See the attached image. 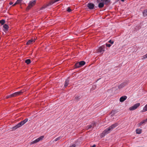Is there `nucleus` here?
<instances>
[{"instance_id": "10", "label": "nucleus", "mask_w": 147, "mask_h": 147, "mask_svg": "<svg viewBox=\"0 0 147 147\" xmlns=\"http://www.w3.org/2000/svg\"><path fill=\"white\" fill-rule=\"evenodd\" d=\"M126 84V83L125 82H123L118 86V88L119 89L125 86Z\"/></svg>"}, {"instance_id": "19", "label": "nucleus", "mask_w": 147, "mask_h": 147, "mask_svg": "<svg viewBox=\"0 0 147 147\" xmlns=\"http://www.w3.org/2000/svg\"><path fill=\"white\" fill-rule=\"evenodd\" d=\"M101 1L104 2L106 4H107L110 2V0H101Z\"/></svg>"}, {"instance_id": "17", "label": "nucleus", "mask_w": 147, "mask_h": 147, "mask_svg": "<svg viewBox=\"0 0 147 147\" xmlns=\"http://www.w3.org/2000/svg\"><path fill=\"white\" fill-rule=\"evenodd\" d=\"M136 133L138 134H140L142 132V129H137L136 130Z\"/></svg>"}, {"instance_id": "33", "label": "nucleus", "mask_w": 147, "mask_h": 147, "mask_svg": "<svg viewBox=\"0 0 147 147\" xmlns=\"http://www.w3.org/2000/svg\"><path fill=\"white\" fill-rule=\"evenodd\" d=\"M143 56L144 58H147V53L145 55H144Z\"/></svg>"}, {"instance_id": "14", "label": "nucleus", "mask_w": 147, "mask_h": 147, "mask_svg": "<svg viewBox=\"0 0 147 147\" xmlns=\"http://www.w3.org/2000/svg\"><path fill=\"white\" fill-rule=\"evenodd\" d=\"M69 78H67L66 79L65 81V82L64 84V86L65 87H66L69 84Z\"/></svg>"}, {"instance_id": "5", "label": "nucleus", "mask_w": 147, "mask_h": 147, "mask_svg": "<svg viewBox=\"0 0 147 147\" xmlns=\"http://www.w3.org/2000/svg\"><path fill=\"white\" fill-rule=\"evenodd\" d=\"M96 125L95 123L94 122H93L90 125L87 126L86 127V129L88 130L92 128H93Z\"/></svg>"}, {"instance_id": "34", "label": "nucleus", "mask_w": 147, "mask_h": 147, "mask_svg": "<svg viewBox=\"0 0 147 147\" xmlns=\"http://www.w3.org/2000/svg\"><path fill=\"white\" fill-rule=\"evenodd\" d=\"M9 4L10 5H11L13 4V3L12 2H10Z\"/></svg>"}, {"instance_id": "31", "label": "nucleus", "mask_w": 147, "mask_h": 147, "mask_svg": "<svg viewBox=\"0 0 147 147\" xmlns=\"http://www.w3.org/2000/svg\"><path fill=\"white\" fill-rule=\"evenodd\" d=\"M106 46L108 47H110L111 46V45L110 44H108L107 43L106 44Z\"/></svg>"}, {"instance_id": "22", "label": "nucleus", "mask_w": 147, "mask_h": 147, "mask_svg": "<svg viewBox=\"0 0 147 147\" xmlns=\"http://www.w3.org/2000/svg\"><path fill=\"white\" fill-rule=\"evenodd\" d=\"M22 1L21 0H17V1L15 3L13 4V6H15L16 5L18 4H19L21 3Z\"/></svg>"}, {"instance_id": "15", "label": "nucleus", "mask_w": 147, "mask_h": 147, "mask_svg": "<svg viewBox=\"0 0 147 147\" xmlns=\"http://www.w3.org/2000/svg\"><path fill=\"white\" fill-rule=\"evenodd\" d=\"M35 40V39H34L33 40L31 39L29 40L28 42H27L26 44L27 45H29L31 44L32 43V42H34Z\"/></svg>"}, {"instance_id": "13", "label": "nucleus", "mask_w": 147, "mask_h": 147, "mask_svg": "<svg viewBox=\"0 0 147 147\" xmlns=\"http://www.w3.org/2000/svg\"><path fill=\"white\" fill-rule=\"evenodd\" d=\"M3 27L4 28L3 30L4 32H6L8 30L9 27L6 24H5L3 26Z\"/></svg>"}, {"instance_id": "7", "label": "nucleus", "mask_w": 147, "mask_h": 147, "mask_svg": "<svg viewBox=\"0 0 147 147\" xmlns=\"http://www.w3.org/2000/svg\"><path fill=\"white\" fill-rule=\"evenodd\" d=\"M36 3V1L35 0L33 1H30L29 4V5L28 8V9L31 8L33 5H34Z\"/></svg>"}, {"instance_id": "6", "label": "nucleus", "mask_w": 147, "mask_h": 147, "mask_svg": "<svg viewBox=\"0 0 147 147\" xmlns=\"http://www.w3.org/2000/svg\"><path fill=\"white\" fill-rule=\"evenodd\" d=\"M140 105V103H137L134 105L129 108V110L130 111H133L136 109Z\"/></svg>"}, {"instance_id": "9", "label": "nucleus", "mask_w": 147, "mask_h": 147, "mask_svg": "<svg viewBox=\"0 0 147 147\" xmlns=\"http://www.w3.org/2000/svg\"><path fill=\"white\" fill-rule=\"evenodd\" d=\"M28 118H26L23 121H22L20 122L19 123L22 126V125L25 124L28 121Z\"/></svg>"}, {"instance_id": "8", "label": "nucleus", "mask_w": 147, "mask_h": 147, "mask_svg": "<svg viewBox=\"0 0 147 147\" xmlns=\"http://www.w3.org/2000/svg\"><path fill=\"white\" fill-rule=\"evenodd\" d=\"M94 5L92 3H89L87 5V7L90 9H94Z\"/></svg>"}, {"instance_id": "3", "label": "nucleus", "mask_w": 147, "mask_h": 147, "mask_svg": "<svg viewBox=\"0 0 147 147\" xmlns=\"http://www.w3.org/2000/svg\"><path fill=\"white\" fill-rule=\"evenodd\" d=\"M44 136H40V137L36 139L34 141H33L32 142H31V144H34L38 142H39L40 141L42 140L44 138Z\"/></svg>"}, {"instance_id": "2", "label": "nucleus", "mask_w": 147, "mask_h": 147, "mask_svg": "<svg viewBox=\"0 0 147 147\" xmlns=\"http://www.w3.org/2000/svg\"><path fill=\"white\" fill-rule=\"evenodd\" d=\"M105 46L102 45L97 50V52L100 54L103 53L105 50Z\"/></svg>"}, {"instance_id": "1", "label": "nucleus", "mask_w": 147, "mask_h": 147, "mask_svg": "<svg viewBox=\"0 0 147 147\" xmlns=\"http://www.w3.org/2000/svg\"><path fill=\"white\" fill-rule=\"evenodd\" d=\"M118 125V123H116L112 125L105 129L103 131L102 134H104L105 135L109 133L110 131L112 130L113 129L116 127Z\"/></svg>"}, {"instance_id": "24", "label": "nucleus", "mask_w": 147, "mask_h": 147, "mask_svg": "<svg viewBox=\"0 0 147 147\" xmlns=\"http://www.w3.org/2000/svg\"><path fill=\"white\" fill-rule=\"evenodd\" d=\"M31 62L30 60V59H27L25 60V63L27 64H29Z\"/></svg>"}, {"instance_id": "18", "label": "nucleus", "mask_w": 147, "mask_h": 147, "mask_svg": "<svg viewBox=\"0 0 147 147\" xmlns=\"http://www.w3.org/2000/svg\"><path fill=\"white\" fill-rule=\"evenodd\" d=\"M145 123V122L144 121V120H143V121H141L139 123H138V127L140 126L141 125H142L143 124H144Z\"/></svg>"}, {"instance_id": "11", "label": "nucleus", "mask_w": 147, "mask_h": 147, "mask_svg": "<svg viewBox=\"0 0 147 147\" xmlns=\"http://www.w3.org/2000/svg\"><path fill=\"white\" fill-rule=\"evenodd\" d=\"M127 98V96H122L119 99L120 101L121 102H123L126 100Z\"/></svg>"}, {"instance_id": "12", "label": "nucleus", "mask_w": 147, "mask_h": 147, "mask_svg": "<svg viewBox=\"0 0 147 147\" xmlns=\"http://www.w3.org/2000/svg\"><path fill=\"white\" fill-rule=\"evenodd\" d=\"M21 126V125H20V123H19L18 124H17L15 126L13 127L12 129L13 130H16L17 129L20 127Z\"/></svg>"}, {"instance_id": "4", "label": "nucleus", "mask_w": 147, "mask_h": 147, "mask_svg": "<svg viewBox=\"0 0 147 147\" xmlns=\"http://www.w3.org/2000/svg\"><path fill=\"white\" fill-rule=\"evenodd\" d=\"M24 92V91H23V90H22L20 91L19 92H16L10 95V96H11V98L12 97H15L18 95H20Z\"/></svg>"}, {"instance_id": "16", "label": "nucleus", "mask_w": 147, "mask_h": 147, "mask_svg": "<svg viewBox=\"0 0 147 147\" xmlns=\"http://www.w3.org/2000/svg\"><path fill=\"white\" fill-rule=\"evenodd\" d=\"M104 2H102L98 4V7L99 8H102L104 7Z\"/></svg>"}, {"instance_id": "27", "label": "nucleus", "mask_w": 147, "mask_h": 147, "mask_svg": "<svg viewBox=\"0 0 147 147\" xmlns=\"http://www.w3.org/2000/svg\"><path fill=\"white\" fill-rule=\"evenodd\" d=\"M5 23V20H0V23L2 24L3 25Z\"/></svg>"}, {"instance_id": "26", "label": "nucleus", "mask_w": 147, "mask_h": 147, "mask_svg": "<svg viewBox=\"0 0 147 147\" xmlns=\"http://www.w3.org/2000/svg\"><path fill=\"white\" fill-rule=\"evenodd\" d=\"M144 111H147V104L145 106L143 109Z\"/></svg>"}, {"instance_id": "28", "label": "nucleus", "mask_w": 147, "mask_h": 147, "mask_svg": "<svg viewBox=\"0 0 147 147\" xmlns=\"http://www.w3.org/2000/svg\"><path fill=\"white\" fill-rule=\"evenodd\" d=\"M67 11L68 12H70L72 11V10L70 9L69 7H68L67 9Z\"/></svg>"}, {"instance_id": "37", "label": "nucleus", "mask_w": 147, "mask_h": 147, "mask_svg": "<svg viewBox=\"0 0 147 147\" xmlns=\"http://www.w3.org/2000/svg\"><path fill=\"white\" fill-rule=\"evenodd\" d=\"M124 1H125V0H121V1H123V2Z\"/></svg>"}, {"instance_id": "23", "label": "nucleus", "mask_w": 147, "mask_h": 147, "mask_svg": "<svg viewBox=\"0 0 147 147\" xmlns=\"http://www.w3.org/2000/svg\"><path fill=\"white\" fill-rule=\"evenodd\" d=\"M80 66H81L85 64L86 62L84 61H81L79 62Z\"/></svg>"}, {"instance_id": "21", "label": "nucleus", "mask_w": 147, "mask_h": 147, "mask_svg": "<svg viewBox=\"0 0 147 147\" xmlns=\"http://www.w3.org/2000/svg\"><path fill=\"white\" fill-rule=\"evenodd\" d=\"M75 66L76 68L80 67L81 66H80L79 62L76 63L75 64Z\"/></svg>"}, {"instance_id": "35", "label": "nucleus", "mask_w": 147, "mask_h": 147, "mask_svg": "<svg viewBox=\"0 0 147 147\" xmlns=\"http://www.w3.org/2000/svg\"><path fill=\"white\" fill-rule=\"evenodd\" d=\"M96 145L95 144H94L92 147H96Z\"/></svg>"}, {"instance_id": "30", "label": "nucleus", "mask_w": 147, "mask_h": 147, "mask_svg": "<svg viewBox=\"0 0 147 147\" xmlns=\"http://www.w3.org/2000/svg\"><path fill=\"white\" fill-rule=\"evenodd\" d=\"M76 146V145L75 144H73L70 146L69 147H75Z\"/></svg>"}, {"instance_id": "29", "label": "nucleus", "mask_w": 147, "mask_h": 147, "mask_svg": "<svg viewBox=\"0 0 147 147\" xmlns=\"http://www.w3.org/2000/svg\"><path fill=\"white\" fill-rule=\"evenodd\" d=\"M108 42L111 44H113L114 43V41L111 40H109Z\"/></svg>"}, {"instance_id": "32", "label": "nucleus", "mask_w": 147, "mask_h": 147, "mask_svg": "<svg viewBox=\"0 0 147 147\" xmlns=\"http://www.w3.org/2000/svg\"><path fill=\"white\" fill-rule=\"evenodd\" d=\"M11 98V96H10V95L7 96H6V98Z\"/></svg>"}, {"instance_id": "38", "label": "nucleus", "mask_w": 147, "mask_h": 147, "mask_svg": "<svg viewBox=\"0 0 147 147\" xmlns=\"http://www.w3.org/2000/svg\"><path fill=\"white\" fill-rule=\"evenodd\" d=\"M78 97H75V98H76V99H78Z\"/></svg>"}, {"instance_id": "36", "label": "nucleus", "mask_w": 147, "mask_h": 147, "mask_svg": "<svg viewBox=\"0 0 147 147\" xmlns=\"http://www.w3.org/2000/svg\"><path fill=\"white\" fill-rule=\"evenodd\" d=\"M144 120V121L145 122H147V118L146 119H145Z\"/></svg>"}, {"instance_id": "25", "label": "nucleus", "mask_w": 147, "mask_h": 147, "mask_svg": "<svg viewBox=\"0 0 147 147\" xmlns=\"http://www.w3.org/2000/svg\"><path fill=\"white\" fill-rule=\"evenodd\" d=\"M61 138V137H59L57 138H56L55 140H54L53 141V142H55L57 141L58 140H60Z\"/></svg>"}, {"instance_id": "20", "label": "nucleus", "mask_w": 147, "mask_h": 147, "mask_svg": "<svg viewBox=\"0 0 147 147\" xmlns=\"http://www.w3.org/2000/svg\"><path fill=\"white\" fill-rule=\"evenodd\" d=\"M143 15L144 16H147V9L144 10L143 12Z\"/></svg>"}]
</instances>
